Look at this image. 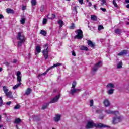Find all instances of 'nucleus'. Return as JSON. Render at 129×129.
Wrapping results in <instances>:
<instances>
[{"label":"nucleus","mask_w":129,"mask_h":129,"mask_svg":"<svg viewBox=\"0 0 129 129\" xmlns=\"http://www.w3.org/2000/svg\"><path fill=\"white\" fill-rule=\"evenodd\" d=\"M94 7L96 9V5H94Z\"/></svg>","instance_id":"obj_58"},{"label":"nucleus","mask_w":129,"mask_h":129,"mask_svg":"<svg viewBox=\"0 0 129 129\" xmlns=\"http://www.w3.org/2000/svg\"><path fill=\"white\" fill-rule=\"evenodd\" d=\"M95 126L96 127H98V128H102L103 127H107V126L104 125L103 124H95Z\"/></svg>","instance_id":"obj_14"},{"label":"nucleus","mask_w":129,"mask_h":129,"mask_svg":"<svg viewBox=\"0 0 129 129\" xmlns=\"http://www.w3.org/2000/svg\"><path fill=\"white\" fill-rule=\"evenodd\" d=\"M47 19L44 18L43 19L42 23H43V25H46V24H47Z\"/></svg>","instance_id":"obj_39"},{"label":"nucleus","mask_w":129,"mask_h":129,"mask_svg":"<svg viewBox=\"0 0 129 129\" xmlns=\"http://www.w3.org/2000/svg\"><path fill=\"white\" fill-rule=\"evenodd\" d=\"M115 33L118 35H119L121 33V29H116L115 30Z\"/></svg>","instance_id":"obj_29"},{"label":"nucleus","mask_w":129,"mask_h":129,"mask_svg":"<svg viewBox=\"0 0 129 129\" xmlns=\"http://www.w3.org/2000/svg\"><path fill=\"white\" fill-rule=\"evenodd\" d=\"M76 33L77 34L75 36V39H82L83 38L82 30L78 29L76 31Z\"/></svg>","instance_id":"obj_7"},{"label":"nucleus","mask_w":129,"mask_h":129,"mask_svg":"<svg viewBox=\"0 0 129 129\" xmlns=\"http://www.w3.org/2000/svg\"><path fill=\"white\" fill-rule=\"evenodd\" d=\"M101 2H102V4L101 5H104V4H105L106 3V1L105 0H101Z\"/></svg>","instance_id":"obj_46"},{"label":"nucleus","mask_w":129,"mask_h":129,"mask_svg":"<svg viewBox=\"0 0 129 129\" xmlns=\"http://www.w3.org/2000/svg\"><path fill=\"white\" fill-rule=\"evenodd\" d=\"M13 63H17V60L14 59V60H13Z\"/></svg>","instance_id":"obj_54"},{"label":"nucleus","mask_w":129,"mask_h":129,"mask_svg":"<svg viewBox=\"0 0 129 129\" xmlns=\"http://www.w3.org/2000/svg\"><path fill=\"white\" fill-rule=\"evenodd\" d=\"M86 1H87V2H89V0H86Z\"/></svg>","instance_id":"obj_62"},{"label":"nucleus","mask_w":129,"mask_h":129,"mask_svg":"<svg viewBox=\"0 0 129 129\" xmlns=\"http://www.w3.org/2000/svg\"><path fill=\"white\" fill-rule=\"evenodd\" d=\"M94 101L93 100H91L90 101V106H93Z\"/></svg>","instance_id":"obj_42"},{"label":"nucleus","mask_w":129,"mask_h":129,"mask_svg":"<svg viewBox=\"0 0 129 129\" xmlns=\"http://www.w3.org/2000/svg\"><path fill=\"white\" fill-rule=\"evenodd\" d=\"M21 121H22V120L20 119V118H17L15 119L14 123H16L17 124H18L19 123H21Z\"/></svg>","instance_id":"obj_22"},{"label":"nucleus","mask_w":129,"mask_h":129,"mask_svg":"<svg viewBox=\"0 0 129 129\" xmlns=\"http://www.w3.org/2000/svg\"><path fill=\"white\" fill-rule=\"evenodd\" d=\"M62 65H63V64L62 63H57L56 64H54L53 65V66L49 68L45 72L42 73V74H39L38 76V78H40V77H42V76H45V75H46V74H47V73H48V72H49V70H51V69H52L53 68H55V67H58L59 66H62Z\"/></svg>","instance_id":"obj_4"},{"label":"nucleus","mask_w":129,"mask_h":129,"mask_svg":"<svg viewBox=\"0 0 129 129\" xmlns=\"http://www.w3.org/2000/svg\"><path fill=\"white\" fill-rule=\"evenodd\" d=\"M91 20L92 21H97V17L95 15H91Z\"/></svg>","instance_id":"obj_26"},{"label":"nucleus","mask_w":129,"mask_h":129,"mask_svg":"<svg viewBox=\"0 0 129 129\" xmlns=\"http://www.w3.org/2000/svg\"><path fill=\"white\" fill-rule=\"evenodd\" d=\"M113 4L114 5V7H115V8H117V7H118V5H117V4H116L115 0H113Z\"/></svg>","instance_id":"obj_38"},{"label":"nucleus","mask_w":129,"mask_h":129,"mask_svg":"<svg viewBox=\"0 0 129 129\" xmlns=\"http://www.w3.org/2000/svg\"><path fill=\"white\" fill-rule=\"evenodd\" d=\"M105 112L107 113V114H114V115H116V114H118V111H112L110 109L106 110Z\"/></svg>","instance_id":"obj_10"},{"label":"nucleus","mask_w":129,"mask_h":129,"mask_svg":"<svg viewBox=\"0 0 129 129\" xmlns=\"http://www.w3.org/2000/svg\"><path fill=\"white\" fill-rule=\"evenodd\" d=\"M25 22H26V19L25 18H22L20 20L21 24H22V25H24V24H25Z\"/></svg>","instance_id":"obj_32"},{"label":"nucleus","mask_w":129,"mask_h":129,"mask_svg":"<svg viewBox=\"0 0 129 129\" xmlns=\"http://www.w3.org/2000/svg\"><path fill=\"white\" fill-rule=\"evenodd\" d=\"M48 107V104H46V105H43L42 107V109H46V108H47Z\"/></svg>","instance_id":"obj_41"},{"label":"nucleus","mask_w":129,"mask_h":129,"mask_svg":"<svg viewBox=\"0 0 129 129\" xmlns=\"http://www.w3.org/2000/svg\"><path fill=\"white\" fill-rule=\"evenodd\" d=\"M25 9H26V7L25 6H23L22 8V11L25 10Z\"/></svg>","instance_id":"obj_51"},{"label":"nucleus","mask_w":129,"mask_h":129,"mask_svg":"<svg viewBox=\"0 0 129 129\" xmlns=\"http://www.w3.org/2000/svg\"><path fill=\"white\" fill-rule=\"evenodd\" d=\"M76 82H73L72 86L70 91V94L71 95H74L75 93H77V92L81 91V89L75 88V87H76Z\"/></svg>","instance_id":"obj_3"},{"label":"nucleus","mask_w":129,"mask_h":129,"mask_svg":"<svg viewBox=\"0 0 129 129\" xmlns=\"http://www.w3.org/2000/svg\"><path fill=\"white\" fill-rule=\"evenodd\" d=\"M75 28V25L74 23L72 24V25L70 27V29H71L72 30H73Z\"/></svg>","instance_id":"obj_40"},{"label":"nucleus","mask_w":129,"mask_h":129,"mask_svg":"<svg viewBox=\"0 0 129 129\" xmlns=\"http://www.w3.org/2000/svg\"><path fill=\"white\" fill-rule=\"evenodd\" d=\"M31 3L32 6H36V5H37V1H36V0H31Z\"/></svg>","instance_id":"obj_33"},{"label":"nucleus","mask_w":129,"mask_h":129,"mask_svg":"<svg viewBox=\"0 0 129 129\" xmlns=\"http://www.w3.org/2000/svg\"><path fill=\"white\" fill-rule=\"evenodd\" d=\"M115 115L116 116L113 118V123L114 124L118 123V122H120V121L121 120L120 116H119V113H118V114H116Z\"/></svg>","instance_id":"obj_6"},{"label":"nucleus","mask_w":129,"mask_h":129,"mask_svg":"<svg viewBox=\"0 0 129 129\" xmlns=\"http://www.w3.org/2000/svg\"><path fill=\"white\" fill-rule=\"evenodd\" d=\"M103 117H104V116H101V117H100V118L101 119H103Z\"/></svg>","instance_id":"obj_55"},{"label":"nucleus","mask_w":129,"mask_h":129,"mask_svg":"<svg viewBox=\"0 0 129 129\" xmlns=\"http://www.w3.org/2000/svg\"><path fill=\"white\" fill-rule=\"evenodd\" d=\"M127 51L126 50H123L121 51L120 53H118V56H123V55H126L127 54Z\"/></svg>","instance_id":"obj_19"},{"label":"nucleus","mask_w":129,"mask_h":129,"mask_svg":"<svg viewBox=\"0 0 129 129\" xmlns=\"http://www.w3.org/2000/svg\"><path fill=\"white\" fill-rule=\"evenodd\" d=\"M44 10H45V6H42L40 7V11H41V12H44Z\"/></svg>","instance_id":"obj_43"},{"label":"nucleus","mask_w":129,"mask_h":129,"mask_svg":"<svg viewBox=\"0 0 129 129\" xmlns=\"http://www.w3.org/2000/svg\"><path fill=\"white\" fill-rule=\"evenodd\" d=\"M103 104L105 107H108V106H110V102L107 99H106L103 101Z\"/></svg>","instance_id":"obj_13"},{"label":"nucleus","mask_w":129,"mask_h":129,"mask_svg":"<svg viewBox=\"0 0 129 129\" xmlns=\"http://www.w3.org/2000/svg\"><path fill=\"white\" fill-rule=\"evenodd\" d=\"M46 17H47V18H48V19H49V15H47Z\"/></svg>","instance_id":"obj_59"},{"label":"nucleus","mask_w":129,"mask_h":129,"mask_svg":"<svg viewBox=\"0 0 129 129\" xmlns=\"http://www.w3.org/2000/svg\"><path fill=\"white\" fill-rule=\"evenodd\" d=\"M62 116L60 114H57L55 115V117L53 118V120L55 122H59L61 120V117Z\"/></svg>","instance_id":"obj_12"},{"label":"nucleus","mask_w":129,"mask_h":129,"mask_svg":"<svg viewBox=\"0 0 129 129\" xmlns=\"http://www.w3.org/2000/svg\"><path fill=\"white\" fill-rule=\"evenodd\" d=\"M17 40L19 41L18 42V46H22V45L24 44L25 41H26V38L22 32L18 33L17 36Z\"/></svg>","instance_id":"obj_1"},{"label":"nucleus","mask_w":129,"mask_h":129,"mask_svg":"<svg viewBox=\"0 0 129 129\" xmlns=\"http://www.w3.org/2000/svg\"><path fill=\"white\" fill-rule=\"evenodd\" d=\"M3 103V99L2 98V97H0V107H2V106H3V105H4Z\"/></svg>","instance_id":"obj_37"},{"label":"nucleus","mask_w":129,"mask_h":129,"mask_svg":"<svg viewBox=\"0 0 129 129\" xmlns=\"http://www.w3.org/2000/svg\"><path fill=\"white\" fill-rule=\"evenodd\" d=\"M113 92H114V89H110L107 93L108 94H109V95H111V94H113Z\"/></svg>","instance_id":"obj_23"},{"label":"nucleus","mask_w":129,"mask_h":129,"mask_svg":"<svg viewBox=\"0 0 129 129\" xmlns=\"http://www.w3.org/2000/svg\"><path fill=\"white\" fill-rule=\"evenodd\" d=\"M12 92L11 91H9L7 92V93H5V95H6V96H7V97H8V98H13V95Z\"/></svg>","instance_id":"obj_16"},{"label":"nucleus","mask_w":129,"mask_h":129,"mask_svg":"<svg viewBox=\"0 0 129 129\" xmlns=\"http://www.w3.org/2000/svg\"><path fill=\"white\" fill-rule=\"evenodd\" d=\"M117 68L118 69L122 68V61H120L118 63Z\"/></svg>","instance_id":"obj_25"},{"label":"nucleus","mask_w":129,"mask_h":129,"mask_svg":"<svg viewBox=\"0 0 129 129\" xmlns=\"http://www.w3.org/2000/svg\"><path fill=\"white\" fill-rule=\"evenodd\" d=\"M102 66V62L99 61L98 63H97L93 68L92 70L93 72H95L97 71L98 70V68L100 67H101Z\"/></svg>","instance_id":"obj_9"},{"label":"nucleus","mask_w":129,"mask_h":129,"mask_svg":"<svg viewBox=\"0 0 129 129\" xmlns=\"http://www.w3.org/2000/svg\"><path fill=\"white\" fill-rule=\"evenodd\" d=\"M60 95H58L56 96L55 97H54V98L51 99L50 103H55V102H58V100H59V98H60Z\"/></svg>","instance_id":"obj_11"},{"label":"nucleus","mask_w":129,"mask_h":129,"mask_svg":"<svg viewBox=\"0 0 129 129\" xmlns=\"http://www.w3.org/2000/svg\"><path fill=\"white\" fill-rule=\"evenodd\" d=\"M51 17L50 18H48V19H50V20H54V19H55L56 18V15L52 14L51 15Z\"/></svg>","instance_id":"obj_34"},{"label":"nucleus","mask_w":129,"mask_h":129,"mask_svg":"<svg viewBox=\"0 0 129 129\" xmlns=\"http://www.w3.org/2000/svg\"><path fill=\"white\" fill-rule=\"evenodd\" d=\"M78 2L81 5H83V0H78Z\"/></svg>","instance_id":"obj_45"},{"label":"nucleus","mask_w":129,"mask_h":129,"mask_svg":"<svg viewBox=\"0 0 129 129\" xmlns=\"http://www.w3.org/2000/svg\"><path fill=\"white\" fill-rule=\"evenodd\" d=\"M81 50L84 51H88V48H87L86 46H82L81 47Z\"/></svg>","instance_id":"obj_28"},{"label":"nucleus","mask_w":129,"mask_h":129,"mask_svg":"<svg viewBox=\"0 0 129 129\" xmlns=\"http://www.w3.org/2000/svg\"><path fill=\"white\" fill-rule=\"evenodd\" d=\"M35 51L36 52H37V53H38V54H39V53L41 52V47L40 46V45H37V46H36Z\"/></svg>","instance_id":"obj_21"},{"label":"nucleus","mask_w":129,"mask_h":129,"mask_svg":"<svg viewBox=\"0 0 129 129\" xmlns=\"http://www.w3.org/2000/svg\"><path fill=\"white\" fill-rule=\"evenodd\" d=\"M95 126V123L93 122V121H88L86 125V129H90Z\"/></svg>","instance_id":"obj_8"},{"label":"nucleus","mask_w":129,"mask_h":129,"mask_svg":"<svg viewBox=\"0 0 129 129\" xmlns=\"http://www.w3.org/2000/svg\"><path fill=\"white\" fill-rule=\"evenodd\" d=\"M107 89H112L114 88V84L110 83L109 84H107V86H106Z\"/></svg>","instance_id":"obj_15"},{"label":"nucleus","mask_w":129,"mask_h":129,"mask_svg":"<svg viewBox=\"0 0 129 129\" xmlns=\"http://www.w3.org/2000/svg\"><path fill=\"white\" fill-rule=\"evenodd\" d=\"M88 45H89V46L91 47V48H94L95 46V44L92 43V41L91 40H88Z\"/></svg>","instance_id":"obj_18"},{"label":"nucleus","mask_w":129,"mask_h":129,"mask_svg":"<svg viewBox=\"0 0 129 129\" xmlns=\"http://www.w3.org/2000/svg\"><path fill=\"white\" fill-rule=\"evenodd\" d=\"M101 10L103 11V12H106V9L105 8H101Z\"/></svg>","instance_id":"obj_48"},{"label":"nucleus","mask_w":129,"mask_h":129,"mask_svg":"<svg viewBox=\"0 0 129 129\" xmlns=\"http://www.w3.org/2000/svg\"><path fill=\"white\" fill-rule=\"evenodd\" d=\"M3 18H4V16L0 14V19H3Z\"/></svg>","instance_id":"obj_52"},{"label":"nucleus","mask_w":129,"mask_h":129,"mask_svg":"<svg viewBox=\"0 0 129 129\" xmlns=\"http://www.w3.org/2000/svg\"><path fill=\"white\" fill-rule=\"evenodd\" d=\"M40 34L43 36H46V35H47V32L45 31V30H41Z\"/></svg>","instance_id":"obj_31"},{"label":"nucleus","mask_w":129,"mask_h":129,"mask_svg":"<svg viewBox=\"0 0 129 129\" xmlns=\"http://www.w3.org/2000/svg\"><path fill=\"white\" fill-rule=\"evenodd\" d=\"M127 24V25H129V22H128Z\"/></svg>","instance_id":"obj_60"},{"label":"nucleus","mask_w":129,"mask_h":129,"mask_svg":"<svg viewBox=\"0 0 129 129\" xmlns=\"http://www.w3.org/2000/svg\"><path fill=\"white\" fill-rule=\"evenodd\" d=\"M125 3H126L127 4H129V0H125Z\"/></svg>","instance_id":"obj_53"},{"label":"nucleus","mask_w":129,"mask_h":129,"mask_svg":"<svg viewBox=\"0 0 129 129\" xmlns=\"http://www.w3.org/2000/svg\"><path fill=\"white\" fill-rule=\"evenodd\" d=\"M1 71H3V68H0V72H1Z\"/></svg>","instance_id":"obj_57"},{"label":"nucleus","mask_w":129,"mask_h":129,"mask_svg":"<svg viewBox=\"0 0 129 129\" xmlns=\"http://www.w3.org/2000/svg\"><path fill=\"white\" fill-rule=\"evenodd\" d=\"M11 103H12L11 101H9V102H6L7 105H11Z\"/></svg>","instance_id":"obj_47"},{"label":"nucleus","mask_w":129,"mask_h":129,"mask_svg":"<svg viewBox=\"0 0 129 129\" xmlns=\"http://www.w3.org/2000/svg\"><path fill=\"white\" fill-rule=\"evenodd\" d=\"M20 107H21V106L19 104H17L14 107V109L15 110L19 109Z\"/></svg>","instance_id":"obj_36"},{"label":"nucleus","mask_w":129,"mask_h":129,"mask_svg":"<svg viewBox=\"0 0 129 129\" xmlns=\"http://www.w3.org/2000/svg\"><path fill=\"white\" fill-rule=\"evenodd\" d=\"M1 118H2V116H0V119H1Z\"/></svg>","instance_id":"obj_61"},{"label":"nucleus","mask_w":129,"mask_h":129,"mask_svg":"<svg viewBox=\"0 0 129 129\" xmlns=\"http://www.w3.org/2000/svg\"><path fill=\"white\" fill-rule=\"evenodd\" d=\"M6 12L8 14H13L14 13V10L10 8H8L6 9Z\"/></svg>","instance_id":"obj_24"},{"label":"nucleus","mask_w":129,"mask_h":129,"mask_svg":"<svg viewBox=\"0 0 129 129\" xmlns=\"http://www.w3.org/2000/svg\"><path fill=\"white\" fill-rule=\"evenodd\" d=\"M88 6L89 7H91L92 6L91 2H89Z\"/></svg>","instance_id":"obj_50"},{"label":"nucleus","mask_w":129,"mask_h":129,"mask_svg":"<svg viewBox=\"0 0 129 129\" xmlns=\"http://www.w3.org/2000/svg\"><path fill=\"white\" fill-rule=\"evenodd\" d=\"M58 24L59 25V27L62 28L64 26V22L62 20L60 19L58 21Z\"/></svg>","instance_id":"obj_20"},{"label":"nucleus","mask_w":129,"mask_h":129,"mask_svg":"<svg viewBox=\"0 0 129 129\" xmlns=\"http://www.w3.org/2000/svg\"><path fill=\"white\" fill-rule=\"evenodd\" d=\"M72 54L73 56H76V54L75 53V52H74V51H73Z\"/></svg>","instance_id":"obj_49"},{"label":"nucleus","mask_w":129,"mask_h":129,"mask_svg":"<svg viewBox=\"0 0 129 129\" xmlns=\"http://www.w3.org/2000/svg\"><path fill=\"white\" fill-rule=\"evenodd\" d=\"M3 91L5 94L8 92V88L5 86H3Z\"/></svg>","instance_id":"obj_30"},{"label":"nucleus","mask_w":129,"mask_h":129,"mask_svg":"<svg viewBox=\"0 0 129 129\" xmlns=\"http://www.w3.org/2000/svg\"><path fill=\"white\" fill-rule=\"evenodd\" d=\"M67 1H70V0H67Z\"/></svg>","instance_id":"obj_63"},{"label":"nucleus","mask_w":129,"mask_h":129,"mask_svg":"<svg viewBox=\"0 0 129 129\" xmlns=\"http://www.w3.org/2000/svg\"><path fill=\"white\" fill-rule=\"evenodd\" d=\"M104 29V27H103V26L102 25H99L98 30L99 31H100V30H103Z\"/></svg>","instance_id":"obj_35"},{"label":"nucleus","mask_w":129,"mask_h":129,"mask_svg":"<svg viewBox=\"0 0 129 129\" xmlns=\"http://www.w3.org/2000/svg\"><path fill=\"white\" fill-rule=\"evenodd\" d=\"M96 112V113H102V110H97Z\"/></svg>","instance_id":"obj_44"},{"label":"nucleus","mask_w":129,"mask_h":129,"mask_svg":"<svg viewBox=\"0 0 129 129\" xmlns=\"http://www.w3.org/2000/svg\"><path fill=\"white\" fill-rule=\"evenodd\" d=\"M126 8H127V9H129V4H127L126 5Z\"/></svg>","instance_id":"obj_56"},{"label":"nucleus","mask_w":129,"mask_h":129,"mask_svg":"<svg viewBox=\"0 0 129 129\" xmlns=\"http://www.w3.org/2000/svg\"><path fill=\"white\" fill-rule=\"evenodd\" d=\"M31 91H32V90L30 88H28L25 92V94L26 95H29V94H30V93H31Z\"/></svg>","instance_id":"obj_27"},{"label":"nucleus","mask_w":129,"mask_h":129,"mask_svg":"<svg viewBox=\"0 0 129 129\" xmlns=\"http://www.w3.org/2000/svg\"><path fill=\"white\" fill-rule=\"evenodd\" d=\"M72 7H73V12H74L75 14H77L78 13L77 8H78V6H74V4H72Z\"/></svg>","instance_id":"obj_17"},{"label":"nucleus","mask_w":129,"mask_h":129,"mask_svg":"<svg viewBox=\"0 0 129 129\" xmlns=\"http://www.w3.org/2000/svg\"><path fill=\"white\" fill-rule=\"evenodd\" d=\"M16 76L17 77V81H18L19 83L13 87V89H14V90L17 89V88H19V87H20V85L22 84V83H21V82L22 81V74L21 73V72L18 71L17 72Z\"/></svg>","instance_id":"obj_2"},{"label":"nucleus","mask_w":129,"mask_h":129,"mask_svg":"<svg viewBox=\"0 0 129 129\" xmlns=\"http://www.w3.org/2000/svg\"><path fill=\"white\" fill-rule=\"evenodd\" d=\"M44 50L42 51L43 55L45 59V60H47L48 58H49V51H48V49L49 48V45L48 44H46L43 45Z\"/></svg>","instance_id":"obj_5"}]
</instances>
